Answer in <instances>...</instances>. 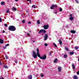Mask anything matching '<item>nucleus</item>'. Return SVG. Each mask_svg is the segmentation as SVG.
Instances as JSON below:
<instances>
[{"label":"nucleus","instance_id":"obj_1","mask_svg":"<svg viewBox=\"0 0 79 79\" xmlns=\"http://www.w3.org/2000/svg\"><path fill=\"white\" fill-rule=\"evenodd\" d=\"M8 29L11 31H16V28L14 26H11L9 27Z\"/></svg>","mask_w":79,"mask_h":79},{"label":"nucleus","instance_id":"obj_2","mask_svg":"<svg viewBox=\"0 0 79 79\" xmlns=\"http://www.w3.org/2000/svg\"><path fill=\"white\" fill-rule=\"evenodd\" d=\"M33 56L34 57V58H37V55L35 52L34 51H33Z\"/></svg>","mask_w":79,"mask_h":79},{"label":"nucleus","instance_id":"obj_3","mask_svg":"<svg viewBox=\"0 0 79 79\" xmlns=\"http://www.w3.org/2000/svg\"><path fill=\"white\" fill-rule=\"evenodd\" d=\"M46 58H47V56L46 55H44L42 57L40 56V58L41 60H45Z\"/></svg>","mask_w":79,"mask_h":79},{"label":"nucleus","instance_id":"obj_4","mask_svg":"<svg viewBox=\"0 0 79 79\" xmlns=\"http://www.w3.org/2000/svg\"><path fill=\"white\" fill-rule=\"evenodd\" d=\"M49 27V26L48 25H45L44 26V29H45V30H46V29H47Z\"/></svg>","mask_w":79,"mask_h":79},{"label":"nucleus","instance_id":"obj_5","mask_svg":"<svg viewBox=\"0 0 79 79\" xmlns=\"http://www.w3.org/2000/svg\"><path fill=\"white\" fill-rule=\"evenodd\" d=\"M54 7H55V8H56V7H57V6L56 5H52V6L51 7V9L52 10L53 9V8H54Z\"/></svg>","mask_w":79,"mask_h":79},{"label":"nucleus","instance_id":"obj_6","mask_svg":"<svg viewBox=\"0 0 79 79\" xmlns=\"http://www.w3.org/2000/svg\"><path fill=\"white\" fill-rule=\"evenodd\" d=\"M40 32H43V33H45L46 31L44 29H41L40 30Z\"/></svg>","mask_w":79,"mask_h":79},{"label":"nucleus","instance_id":"obj_7","mask_svg":"<svg viewBox=\"0 0 79 79\" xmlns=\"http://www.w3.org/2000/svg\"><path fill=\"white\" fill-rule=\"evenodd\" d=\"M37 50V56H38V57H40V54H39V49L38 48H37L36 49Z\"/></svg>","mask_w":79,"mask_h":79},{"label":"nucleus","instance_id":"obj_8","mask_svg":"<svg viewBox=\"0 0 79 79\" xmlns=\"http://www.w3.org/2000/svg\"><path fill=\"white\" fill-rule=\"evenodd\" d=\"M47 38H48V35L47 34H46L45 35L44 38V40H46L47 39Z\"/></svg>","mask_w":79,"mask_h":79},{"label":"nucleus","instance_id":"obj_9","mask_svg":"<svg viewBox=\"0 0 79 79\" xmlns=\"http://www.w3.org/2000/svg\"><path fill=\"white\" fill-rule=\"evenodd\" d=\"M70 32L72 34H75L76 33V31L75 30H71Z\"/></svg>","mask_w":79,"mask_h":79},{"label":"nucleus","instance_id":"obj_10","mask_svg":"<svg viewBox=\"0 0 79 79\" xmlns=\"http://www.w3.org/2000/svg\"><path fill=\"white\" fill-rule=\"evenodd\" d=\"M72 66L73 69H76V68L75 67V65H74V64H72Z\"/></svg>","mask_w":79,"mask_h":79},{"label":"nucleus","instance_id":"obj_11","mask_svg":"<svg viewBox=\"0 0 79 79\" xmlns=\"http://www.w3.org/2000/svg\"><path fill=\"white\" fill-rule=\"evenodd\" d=\"M0 44H3V40L2 39H0Z\"/></svg>","mask_w":79,"mask_h":79},{"label":"nucleus","instance_id":"obj_12","mask_svg":"<svg viewBox=\"0 0 79 79\" xmlns=\"http://www.w3.org/2000/svg\"><path fill=\"white\" fill-rule=\"evenodd\" d=\"M59 41L60 45H61L62 44V41H61V40L60 39L59 40Z\"/></svg>","mask_w":79,"mask_h":79},{"label":"nucleus","instance_id":"obj_13","mask_svg":"<svg viewBox=\"0 0 79 79\" xmlns=\"http://www.w3.org/2000/svg\"><path fill=\"white\" fill-rule=\"evenodd\" d=\"M58 70L59 72H60V71H61V68L60 67H59L58 69Z\"/></svg>","mask_w":79,"mask_h":79},{"label":"nucleus","instance_id":"obj_14","mask_svg":"<svg viewBox=\"0 0 79 79\" xmlns=\"http://www.w3.org/2000/svg\"><path fill=\"white\" fill-rule=\"evenodd\" d=\"M5 2H1V5H5Z\"/></svg>","mask_w":79,"mask_h":79},{"label":"nucleus","instance_id":"obj_15","mask_svg":"<svg viewBox=\"0 0 79 79\" xmlns=\"http://www.w3.org/2000/svg\"><path fill=\"white\" fill-rule=\"evenodd\" d=\"M74 79H77V77L76 75H74L73 77Z\"/></svg>","mask_w":79,"mask_h":79},{"label":"nucleus","instance_id":"obj_16","mask_svg":"<svg viewBox=\"0 0 79 79\" xmlns=\"http://www.w3.org/2000/svg\"><path fill=\"white\" fill-rule=\"evenodd\" d=\"M69 19L70 21H72V20L74 19V18H73V17H70Z\"/></svg>","mask_w":79,"mask_h":79},{"label":"nucleus","instance_id":"obj_17","mask_svg":"<svg viewBox=\"0 0 79 79\" xmlns=\"http://www.w3.org/2000/svg\"><path fill=\"white\" fill-rule=\"evenodd\" d=\"M53 45L54 46V47H56V48H57V46L56 45V44L55 43H53Z\"/></svg>","mask_w":79,"mask_h":79},{"label":"nucleus","instance_id":"obj_18","mask_svg":"<svg viewBox=\"0 0 79 79\" xmlns=\"http://www.w3.org/2000/svg\"><path fill=\"white\" fill-rule=\"evenodd\" d=\"M12 9L13 10H14V11H16V8L15 7H12Z\"/></svg>","mask_w":79,"mask_h":79},{"label":"nucleus","instance_id":"obj_19","mask_svg":"<svg viewBox=\"0 0 79 79\" xmlns=\"http://www.w3.org/2000/svg\"><path fill=\"white\" fill-rule=\"evenodd\" d=\"M70 55H74V52H71L70 53Z\"/></svg>","mask_w":79,"mask_h":79},{"label":"nucleus","instance_id":"obj_20","mask_svg":"<svg viewBox=\"0 0 79 79\" xmlns=\"http://www.w3.org/2000/svg\"><path fill=\"white\" fill-rule=\"evenodd\" d=\"M57 59H56L54 61V63H56L57 62Z\"/></svg>","mask_w":79,"mask_h":79},{"label":"nucleus","instance_id":"obj_21","mask_svg":"<svg viewBox=\"0 0 79 79\" xmlns=\"http://www.w3.org/2000/svg\"><path fill=\"white\" fill-rule=\"evenodd\" d=\"M67 56H67V55H64V58H67Z\"/></svg>","mask_w":79,"mask_h":79},{"label":"nucleus","instance_id":"obj_22","mask_svg":"<svg viewBox=\"0 0 79 79\" xmlns=\"http://www.w3.org/2000/svg\"><path fill=\"white\" fill-rule=\"evenodd\" d=\"M4 68H6V69L8 68V67L7 66H6V65H4Z\"/></svg>","mask_w":79,"mask_h":79},{"label":"nucleus","instance_id":"obj_23","mask_svg":"<svg viewBox=\"0 0 79 79\" xmlns=\"http://www.w3.org/2000/svg\"><path fill=\"white\" fill-rule=\"evenodd\" d=\"M78 48H78V47H77V46H75V50H77V49H78Z\"/></svg>","mask_w":79,"mask_h":79},{"label":"nucleus","instance_id":"obj_24","mask_svg":"<svg viewBox=\"0 0 79 79\" xmlns=\"http://www.w3.org/2000/svg\"><path fill=\"white\" fill-rule=\"evenodd\" d=\"M75 2H76V3H77V4H79V1H78L77 0H76L75 1Z\"/></svg>","mask_w":79,"mask_h":79},{"label":"nucleus","instance_id":"obj_25","mask_svg":"<svg viewBox=\"0 0 79 79\" xmlns=\"http://www.w3.org/2000/svg\"><path fill=\"white\" fill-rule=\"evenodd\" d=\"M29 79H32V75H30L29 76Z\"/></svg>","mask_w":79,"mask_h":79},{"label":"nucleus","instance_id":"obj_26","mask_svg":"<svg viewBox=\"0 0 79 79\" xmlns=\"http://www.w3.org/2000/svg\"><path fill=\"white\" fill-rule=\"evenodd\" d=\"M15 63H18V60H17V59H15Z\"/></svg>","mask_w":79,"mask_h":79},{"label":"nucleus","instance_id":"obj_27","mask_svg":"<svg viewBox=\"0 0 79 79\" xmlns=\"http://www.w3.org/2000/svg\"><path fill=\"white\" fill-rule=\"evenodd\" d=\"M10 10H9V9H7V10L6 12V13H9V11Z\"/></svg>","mask_w":79,"mask_h":79},{"label":"nucleus","instance_id":"obj_28","mask_svg":"<svg viewBox=\"0 0 79 79\" xmlns=\"http://www.w3.org/2000/svg\"><path fill=\"white\" fill-rule=\"evenodd\" d=\"M59 11H62V8H61L60 7V8L59 9Z\"/></svg>","mask_w":79,"mask_h":79},{"label":"nucleus","instance_id":"obj_29","mask_svg":"<svg viewBox=\"0 0 79 79\" xmlns=\"http://www.w3.org/2000/svg\"><path fill=\"white\" fill-rule=\"evenodd\" d=\"M32 8H35V6L33 5L32 6Z\"/></svg>","mask_w":79,"mask_h":79},{"label":"nucleus","instance_id":"obj_30","mask_svg":"<svg viewBox=\"0 0 79 79\" xmlns=\"http://www.w3.org/2000/svg\"><path fill=\"white\" fill-rule=\"evenodd\" d=\"M65 49L66 50H67V51H68V50H69L66 47L65 48Z\"/></svg>","mask_w":79,"mask_h":79},{"label":"nucleus","instance_id":"obj_31","mask_svg":"<svg viewBox=\"0 0 79 79\" xmlns=\"http://www.w3.org/2000/svg\"><path fill=\"white\" fill-rule=\"evenodd\" d=\"M27 35H28V37H30V36H31V35H30V34H29V33H27Z\"/></svg>","mask_w":79,"mask_h":79},{"label":"nucleus","instance_id":"obj_32","mask_svg":"<svg viewBox=\"0 0 79 79\" xmlns=\"http://www.w3.org/2000/svg\"><path fill=\"white\" fill-rule=\"evenodd\" d=\"M37 23L38 24H40V21H39V20L37 21Z\"/></svg>","mask_w":79,"mask_h":79},{"label":"nucleus","instance_id":"obj_33","mask_svg":"<svg viewBox=\"0 0 79 79\" xmlns=\"http://www.w3.org/2000/svg\"><path fill=\"white\" fill-rule=\"evenodd\" d=\"M44 45L45 47H47V46H48V44L45 43L44 44Z\"/></svg>","mask_w":79,"mask_h":79},{"label":"nucleus","instance_id":"obj_34","mask_svg":"<svg viewBox=\"0 0 79 79\" xmlns=\"http://www.w3.org/2000/svg\"><path fill=\"white\" fill-rule=\"evenodd\" d=\"M73 16V14H70L69 15L70 18H71Z\"/></svg>","mask_w":79,"mask_h":79},{"label":"nucleus","instance_id":"obj_35","mask_svg":"<svg viewBox=\"0 0 79 79\" xmlns=\"http://www.w3.org/2000/svg\"><path fill=\"white\" fill-rule=\"evenodd\" d=\"M40 76L42 77H44V74H41L40 75Z\"/></svg>","mask_w":79,"mask_h":79},{"label":"nucleus","instance_id":"obj_36","mask_svg":"<svg viewBox=\"0 0 79 79\" xmlns=\"http://www.w3.org/2000/svg\"><path fill=\"white\" fill-rule=\"evenodd\" d=\"M4 26L5 27H8V25L6 24H5Z\"/></svg>","mask_w":79,"mask_h":79},{"label":"nucleus","instance_id":"obj_37","mask_svg":"<svg viewBox=\"0 0 79 79\" xmlns=\"http://www.w3.org/2000/svg\"><path fill=\"white\" fill-rule=\"evenodd\" d=\"M22 22L23 23H25V21L24 20H22Z\"/></svg>","mask_w":79,"mask_h":79},{"label":"nucleus","instance_id":"obj_38","mask_svg":"<svg viewBox=\"0 0 79 79\" xmlns=\"http://www.w3.org/2000/svg\"><path fill=\"white\" fill-rule=\"evenodd\" d=\"M2 21V19L1 18H0V23Z\"/></svg>","mask_w":79,"mask_h":79},{"label":"nucleus","instance_id":"obj_39","mask_svg":"<svg viewBox=\"0 0 79 79\" xmlns=\"http://www.w3.org/2000/svg\"><path fill=\"white\" fill-rule=\"evenodd\" d=\"M9 46V44H7L6 45H5V47H7V46Z\"/></svg>","mask_w":79,"mask_h":79},{"label":"nucleus","instance_id":"obj_40","mask_svg":"<svg viewBox=\"0 0 79 79\" xmlns=\"http://www.w3.org/2000/svg\"><path fill=\"white\" fill-rule=\"evenodd\" d=\"M6 59H8V56H5Z\"/></svg>","mask_w":79,"mask_h":79},{"label":"nucleus","instance_id":"obj_41","mask_svg":"<svg viewBox=\"0 0 79 79\" xmlns=\"http://www.w3.org/2000/svg\"><path fill=\"white\" fill-rule=\"evenodd\" d=\"M77 75H79V71L77 72Z\"/></svg>","mask_w":79,"mask_h":79},{"label":"nucleus","instance_id":"obj_42","mask_svg":"<svg viewBox=\"0 0 79 79\" xmlns=\"http://www.w3.org/2000/svg\"><path fill=\"white\" fill-rule=\"evenodd\" d=\"M28 24H31V22H28Z\"/></svg>","mask_w":79,"mask_h":79},{"label":"nucleus","instance_id":"obj_43","mask_svg":"<svg viewBox=\"0 0 79 79\" xmlns=\"http://www.w3.org/2000/svg\"><path fill=\"white\" fill-rule=\"evenodd\" d=\"M2 32H3V33H5V31L3 30Z\"/></svg>","mask_w":79,"mask_h":79},{"label":"nucleus","instance_id":"obj_44","mask_svg":"<svg viewBox=\"0 0 79 79\" xmlns=\"http://www.w3.org/2000/svg\"><path fill=\"white\" fill-rule=\"evenodd\" d=\"M52 55V53L51 52H50L49 55Z\"/></svg>","mask_w":79,"mask_h":79},{"label":"nucleus","instance_id":"obj_45","mask_svg":"<svg viewBox=\"0 0 79 79\" xmlns=\"http://www.w3.org/2000/svg\"><path fill=\"white\" fill-rule=\"evenodd\" d=\"M55 14H56L57 13V12H54Z\"/></svg>","mask_w":79,"mask_h":79},{"label":"nucleus","instance_id":"obj_46","mask_svg":"<svg viewBox=\"0 0 79 79\" xmlns=\"http://www.w3.org/2000/svg\"><path fill=\"white\" fill-rule=\"evenodd\" d=\"M27 0V1H31V0Z\"/></svg>","mask_w":79,"mask_h":79},{"label":"nucleus","instance_id":"obj_47","mask_svg":"<svg viewBox=\"0 0 79 79\" xmlns=\"http://www.w3.org/2000/svg\"><path fill=\"white\" fill-rule=\"evenodd\" d=\"M15 1H16V2H18V0H15Z\"/></svg>","mask_w":79,"mask_h":79},{"label":"nucleus","instance_id":"obj_48","mask_svg":"<svg viewBox=\"0 0 79 79\" xmlns=\"http://www.w3.org/2000/svg\"><path fill=\"white\" fill-rule=\"evenodd\" d=\"M0 64H2V63L1 62H0Z\"/></svg>","mask_w":79,"mask_h":79},{"label":"nucleus","instance_id":"obj_49","mask_svg":"<svg viewBox=\"0 0 79 79\" xmlns=\"http://www.w3.org/2000/svg\"><path fill=\"white\" fill-rule=\"evenodd\" d=\"M78 61H79V57H78Z\"/></svg>","mask_w":79,"mask_h":79},{"label":"nucleus","instance_id":"obj_50","mask_svg":"<svg viewBox=\"0 0 79 79\" xmlns=\"http://www.w3.org/2000/svg\"><path fill=\"white\" fill-rule=\"evenodd\" d=\"M39 33H40V31H39V32H38Z\"/></svg>","mask_w":79,"mask_h":79}]
</instances>
